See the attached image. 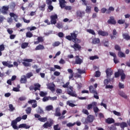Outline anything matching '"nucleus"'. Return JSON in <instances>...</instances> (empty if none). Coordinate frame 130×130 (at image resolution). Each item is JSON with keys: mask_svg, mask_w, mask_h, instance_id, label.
Listing matches in <instances>:
<instances>
[{"mask_svg": "<svg viewBox=\"0 0 130 130\" xmlns=\"http://www.w3.org/2000/svg\"><path fill=\"white\" fill-rule=\"evenodd\" d=\"M70 85V82H67L65 84L62 85L63 88H67V93L71 97H78V94L76 91H74V87L70 86L69 87Z\"/></svg>", "mask_w": 130, "mask_h": 130, "instance_id": "f257e3e1", "label": "nucleus"}, {"mask_svg": "<svg viewBox=\"0 0 130 130\" xmlns=\"http://www.w3.org/2000/svg\"><path fill=\"white\" fill-rule=\"evenodd\" d=\"M78 37V34L75 32H72L70 34V35L67 36L66 39L69 41H73L74 43H80L81 40L77 38Z\"/></svg>", "mask_w": 130, "mask_h": 130, "instance_id": "f03ea898", "label": "nucleus"}, {"mask_svg": "<svg viewBox=\"0 0 130 130\" xmlns=\"http://www.w3.org/2000/svg\"><path fill=\"white\" fill-rule=\"evenodd\" d=\"M106 74L107 78L109 79L113 75V70L111 68H107L106 70Z\"/></svg>", "mask_w": 130, "mask_h": 130, "instance_id": "7ed1b4c3", "label": "nucleus"}, {"mask_svg": "<svg viewBox=\"0 0 130 130\" xmlns=\"http://www.w3.org/2000/svg\"><path fill=\"white\" fill-rule=\"evenodd\" d=\"M53 124V120L51 119H50L49 122H46L43 125V127H44V128L51 127Z\"/></svg>", "mask_w": 130, "mask_h": 130, "instance_id": "20e7f679", "label": "nucleus"}, {"mask_svg": "<svg viewBox=\"0 0 130 130\" xmlns=\"http://www.w3.org/2000/svg\"><path fill=\"white\" fill-rule=\"evenodd\" d=\"M94 118H95V117H94V116H93L92 115H89L87 117L85 122H86V123L93 122Z\"/></svg>", "mask_w": 130, "mask_h": 130, "instance_id": "39448f33", "label": "nucleus"}, {"mask_svg": "<svg viewBox=\"0 0 130 130\" xmlns=\"http://www.w3.org/2000/svg\"><path fill=\"white\" fill-rule=\"evenodd\" d=\"M82 3H83L84 5H85V6H86V8L85 10V12L86 13H87V14H89V13H91V9H92V8L91 7V6H87V2H86V0H81Z\"/></svg>", "mask_w": 130, "mask_h": 130, "instance_id": "423d86ee", "label": "nucleus"}, {"mask_svg": "<svg viewBox=\"0 0 130 130\" xmlns=\"http://www.w3.org/2000/svg\"><path fill=\"white\" fill-rule=\"evenodd\" d=\"M48 88L52 92L55 91V85L53 83H49L47 84Z\"/></svg>", "mask_w": 130, "mask_h": 130, "instance_id": "0eeeda50", "label": "nucleus"}, {"mask_svg": "<svg viewBox=\"0 0 130 130\" xmlns=\"http://www.w3.org/2000/svg\"><path fill=\"white\" fill-rule=\"evenodd\" d=\"M75 57H76V59H75V64H81V63H83V59L80 58L79 55H76Z\"/></svg>", "mask_w": 130, "mask_h": 130, "instance_id": "6e6552de", "label": "nucleus"}, {"mask_svg": "<svg viewBox=\"0 0 130 130\" xmlns=\"http://www.w3.org/2000/svg\"><path fill=\"white\" fill-rule=\"evenodd\" d=\"M51 23L55 25L56 24V19H57V15L55 14L54 15H52L50 16Z\"/></svg>", "mask_w": 130, "mask_h": 130, "instance_id": "1a4fd4ad", "label": "nucleus"}, {"mask_svg": "<svg viewBox=\"0 0 130 130\" xmlns=\"http://www.w3.org/2000/svg\"><path fill=\"white\" fill-rule=\"evenodd\" d=\"M8 11H9V6H3L1 10V13L3 15H7Z\"/></svg>", "mask_w": 130, "mask_h": 130, "instance_id": "9d476101", "label": "nucleus"}, {"mask_svg": "<svg viewBox=\"0 0 130 130\" xmlns=\"http://www.w3.org/2000/svg\"><path fill=\"white\" fill-rule=\"evenodd\" d=\"M108 24H111L112 25L116 24V20L114 19L113 16L110 17V19L108 20Z\"/></svg>", "mask_w": 130, "mask_h": 130, "instance_id": "9b49d317", "label": "nucleus"}, {"mask_svg": "<svg viewBox=\"0 0 130 130\" xmlns=\"http://www.w3.org/2000/svg\"><path fill=\"white\" fill-rule=\"evenodd\" d=\"M89 92L92 94H95V95H98V92L96 90V88H94V87L91 85L89 87Z\"/></svg>", "mask_w": 130, "mask_h": 130, "instance_id": "f8f14e48", "label": "nucleus"}, {"mask_svg": "<svg viewBox=\"0 0 130 130\" xmlns=\"http://www.w3.org/2000/svg\"><path fill=\"white\" fill-rule=\"evenodd\" d=\"M30 126L29 125H27L26 123L20 124L18 126L19 128H25L26 129H28V128H30Z\"/></svg>", "mask_w": 130, "mask_h": 130, "instance_id": "ddd939ff", "label": "nucleus"}, {"mask_svg": "<svg viewBox=\"0 0 130 130\" xmlns=\"http://www.w3.org/2000/svg\"><path fill=\"white\" fill-rule=\"evenodd\" d=\"M94 106H97V103L93 102L91 104H88L86 108L88 110H91Z\"/></svg>", "mask_w": 130, "mask_h": 130, "instance_id": "4468645a", "label": "nucleus"}, {"mask_svg": "<svg viewBox=\"0 0 130 130\" xmlns=\"http://www.w3.org/2000/svg\"><path fill=\"white\" fill-rule=\"evenodd\" d=\"M37 41L34 42L35 45L39 44L40 43H42L44 42V39H43V37H38L37 38Z\"/></svg>", "mask_w": 130, "mask_h": 130, "instance_id": "2eb2a0df", "label": "nucleus"}, {"mask_svg": "<svg viewBox=\"0 0 130 130\" xmlns=\"http://www.w3.org/2000/svg\"><path fill=\"white\" fill-rule=\"evenodd\" d=\"M71 47L72 48H74L75 50H80L81 48V46L79 45V44H77V43H75L74 45L71 46Z\"/></svg>", "mask_w": 130, "mask_h": 130, "instance_id": "dca6fc26", "label": "nucleus"}, {"mask_svg": "<svg viewBox=\"0 0 130 130\" xmlns=\"http://www.w3.org/2000/svg\"><path fill=\"white\" fill-rule=\"evenodd\" d=\"M114 80V77H112V78H107V79H105L104 81V85H106L107 86L108 84H109L111 82H112Z\"/></svg>", "mask_w": 130, "mask_h": 130, "instance_id": "f3484780", "label": "nucleus"}, {"mask_svg": "<svg viewBox=\"0 0 130 130\" xmlns=\"http://www.w3.org/2000/svg\"><path fill=\"white\" fill-rule=\"evenodd\" d=\"M98 33L99 35H100L101 36H103V37L108 36V32L101 30H99L98 31Z\"/></svg>", "mask_w": 130, "mask_h": 130, "instance_id": "a211bd4d", "label": "nucleus"}, {"mask_svg": "<svg viewBox=\"0 0 130 130\" xmlns=\"http://www.w3.org/2000/svg\"><path fill=\"white\" fill-rule=\"evenodd\" d=\"M11 18H13L15 22H18V15H17L16 14L14 13H10L9 14Z\"/></svg>", "mask_w": 130, "mask_h": 130, "instance_id": "6ab92c4d", "label": "nucleus"}, {"mask_svg": "<svg viewBox=\"0 0 130 130\" xmlns=\"http://www.w3.org/2000/svg\"><path fill=\"white\" fill-rule=\"evenodd\" d=\"M105 122L108 124H111V123H114V122H115V121L114 120L113 118H108L107 119H106Z\"/></svg>", "mask_w": 130, "mask_h": 130, "instance_id": "aec40b11", "label": "nucleus"}, {"mask_svg": "<svg viewBox=\"0 0 130 130\" xmlns=\"http://www.w3.org/2000/svg\"><path fill=\"white\" fill-rule=\"evenodd\" d=\"M17 122L15 120H13L11 122V125L14 129H18V126H17Z\"/></svg>", "mask_w": 130, "mask_h": 130, "instance_id": "412c9836", "label": "nucleus"}, {"mask_svg": "<svg viewBox=\"0 0 130 130\" xmlns=\"http://www.w3.org/2000/svg\"><path fill=\"white\" fill-rule=\"evenodd\" d=\"M112 35H110V37L111 39H116V35H117V31H116V29H114L113 30V33Z\"/></svg>", "mask_w": 130, "mask_h": 130, "instance_id": "4be33fe9", "label": "nucleus"}, {"mask_svg": "<svg viewBox=\"0 0 130 130\" xmlns=\"http://www.w3.org/2000/svg\"><path fill=\"white\" fill-rule=\"evenodd\" d=\"M20 84H26V83H27V78H26V76H22L20 79Z\"/></svg>", "mask_w": 130, "mask_h": 130, "instance_id": "5701e85b", "label": "nucleus"}, {"mask_svg": "<svg viewBox=\"0 0 130 130\" xmlns=\"http://www.w3.org/2000/svg\"><path fill=\"white\" fill-rule=\"evenodd\" d=\"M68 72L69 74H70V76H69V79L71 80V79H73V78H74V71L73 70L69 69H68Z\"/></svg>", "mask_w": 130, "mask_h": 130, "instance_id": "b1692460", "label": "nucleus"}, {"mask_svg": "<svg viewBox=\"0 0 130 130\" xmlns=\"http://www.w3.org/2000/svg\"><path fill=\"white\" fill-rule=\"evenodd\" d=\"M120 76H121V80L122 81L124 80L126 77L125 74H124V71H123L122 70H121V72H120Z\"/></svg>", "mask_w": 130, "mask_h": 130, "instance_id": "393cba45", "label": "nucleus"}, {"mask_svg": "<svg viewBox=\"0 0 130 130\" xmlns=\"http://www.w3.org/2000/svg\"><path fill=\"white\" fill-rule=\"evenodd\" d=\"M35 50H43L44 49H45V47H44L43 45L39 44L35 48Z\"/></svg>", "mask_w": 130, "mask_h": 130, "instance_id": "a878e982", "label": "nucleus"}, {"mask_svg": "<svg viewBox=\"0 0 130 130\" xmlns=\"http://www.w3.org/2000/svg\"><path fill=\"white\" fill-rule=\"evenodd\" d=\"M59 3L61 9H63L64 8V5L67 3L66 0H59Z\"/></svg>", "mask_w": 130, "mask_h": 130, "instance_id": "bb28decb", "label": "nucleus"}, {"mask_svg": "<svg viewBox=\"0 0 130 130\" xmlns=\"http://www.w3.org/2000/svg\"><path fill=\"white\" fill-rule=\"evenodd\" d=\"M76 15L79 18H83V15H85V12L84 11H78L76 12Z\"/></svg>", "mask_w": 130, "mask_h": 130, "instance_id": "cd10ccee", "label": "nucleus"}, {"mask_svg": "<svg viewBox=\"0 0 130 130\" xmlns=\"http://www.w3.org/2000/svg\"><path fill=\"white\" fill-rule=\"evenodd\" d=\"M118 94L121 96V97H122L123 98H124V99H127V95L125 94V93H124L123 91H119L118 92Z\"/></svg>", "mask_w": 130, "mask_h": 130, "instance_id": "c85d7f7f", "label": "nucleus"}, {"mask_svg": "<svg viewBox=\"0 0 130 130\" xmlns=\"http://www.w3.org/2000/svg\"><path fill=\"white\" fill-rule=\"evenodd\" d=\"M92 43L93 44H98V43H100V39L99 38H94L92 39Z\"/></svg>", "mask_w": 130, "mask_h": 130, "instance_id": "c756f323", "label": "nucleus"}, {"mask_svg": "<svg viewBox=\"0 0 130 130\" xmlns=\"http://www.w3.org/2000/svg\"><path fill=\"white\" fill-rule=\"evenodd\" d=\"M45 7H46V4L45 3H43L42 5L39 7V9H40V11L44 12V11H45Z\"/></svg>", "mask_w": 130, "mask_h": 130, "instance_id": "7c9ffc66", "label": "nucleus"}, {"mask_svg": "<svg viewBox=\"0 0 130 130\" xmlns=\"http://www.w3.org/2000/svg\"><path fill=\"white\" fill-rule=\"evenodd\" d=\"M59 109L58 108H56L55 109V116H60L61 115V114L60 113V112H59Z\"/></svg>", "mask_w": 130, "mask_h": 130, "instance_id": "2f4dec72", "label": "nucleus"}, {"mask_svg": "<svg viewBox=\"0 0 130 130\" xmlns=\"http://www.w3.org/2000/svg\"><path fill=\"white\" fill-rule=\"evenodd\" d=\"M120 126L122 129H124V127H127V123L125 122H122Z\"/></svg>", "mask_w": 130, "mask_h": 130, "instance_id": "473e14b6", "label": "nucleus"}, {"mask_svg": "<svg viewBox=\"0 0 130 130\" xmlns=\"http://www.w3.org/2000/svg\"><path fill=\"white\" fill-rule=\"evenodd\" d=\"M87 32L88 33H89V34H91V35H94V36H96V32H95V31L92 29H88L86 30Z\"/></svg>", "mask_w": 130, "mask_h": 130, "instance_id": "72a5a7b5", "label": "nucleus"}, {"mask_svg": "<svg viewBox=\"0 0 130 130\" xmlns=\"http://www.w3.org/2000/svg\"><path fill=\"white\" fill-rule=\"evenodd\" d=\"M123 38L125 40H130V36L128 34H122Z\"/></svg>", "mask_w": 130, "mask_h": 130, "instance_id": "f704fd0d", "label": "nucleus"}, {"mask_svg": "<svg viewBox=\"0 0 130 130\" xmlns=\"http://www.w3.org/2000/svg\"><path fill=\"white\" fill-rule=\"evenodd\" d=\"M34 86H35V88H34L35 91H37V90H40V87H41V85L39 84V83H36L34 84Z\"/></svg>", "mask_w": 130, "mask_h": 130, "instance_id": "c9c22d12", "label": "nucleus"}, {"mask_svg": "<svg viewBox=\"0 0 130 130\" xmlns=\"http://www.w3.org/2000/svg\"><path fill=\"white\" fill-rule=\"evenodd\" d=\"M38 120H39V121H41V122H45L46 121H47V117H41L40 118H39Z\"/></svg>", "mask_w": 130, "mask_h": 130, "instance_id": "e433bc0d", "label": "nucleus"}, {"mask_svg": "<svg viewBox=\"0 0 130 130\" xmlns=\"http://www.w3.org/2000/svg\"><path fill=\"white\" fill-rule=\"evenodd\" d=\"M29 45V43H23L22 44H21V48H22V49H25V48L28 47V46Z\"/></svg>", "mask_w": 130, "mask_h": 130, "instance_id": "4c0bfd02", "label": "nucleus"}, {"mask_svg": "<svg viewBox=\"0 0 130 130\" xmlns=\"http://www.w3.org/2000/svg\"><path fill=\"white\" fill-rule=\"evenodd\" d=\"M47 111H50L51 110H53V106L52 105H49L46 107L45 108Z\"/></svg>", "mask_w": 130, "mask_h": 130, "instance_id": "58836bf2", "label": "nucleus"}, {"mask_svg": "<svg viewBox=\"0 0 130 130\" xmlns=\"http://www.w3.org/2000/svg\"><path fill=\"white\" fill-rule=\"evenodd\" d=\"M26 37L27 38H31V37H33V34L30 31H27L26 33Z\"/></svg>", "mask_w": 130, "mask_h": 130, "instance_id": "ea45409f", "label": "nucleus"}, {"mask_svg": "<svg viewBox=\"0 0 130 130\" xmlns=\"http://www.w3.org/2000/svg\"><path fill=\"white\" fill-rule=\"evenodd\" d=\"M59 45H60V42L59 41L55 42L52 44L53 47H56L57 46H59Z\"/></svg>", "mask_w": 130, "mask_h": 130, "instance_id": "a19ab883", "label": "nucleus"}, {"mask_svg": "<svg viewBox=\"0 0 130 130\" xmlns=\"http://www.w3.org/2000/svg\"><path fill=\"white\" fill-rule=\"evenodd\" d=\"M26 78L30 79L31 77H33V73L32 72L28 73L26 74Z\"/></svg>", "mask_w": 130, "mask_h": 130, "instance_id": "79ce46f5", "label": "nucleus"}, {"mask_svg": "<svg viewBox=\"0 0 130 130\" xmlns=\"http://www.w3.org/2000/svg\"><path fill=\"white\" fill-rule=\"evenodd\" d=\"M113 11H114V8H113L112 7H110L109 8L108 10L107 11L106 13L107 14H110V13H111V11L113 12Z\"/></svg>", "mask_w": 130, "mask_h": 130, "instance_id": "37998d69", "label": "nucleus"}, {"mask_svg": "<svg viewBox=\"0 0 130 130\" xmlns=\"http://www.w3.org/2000/svg\"><path fill=\"white\" fill-rule=\"evenodd\" d=\"M118 56L119 57H125V54H124L123 52L119 51L118 52Z\"/></svg>", "mask_w": 130, "mask_h": 130, "instance_id": "c03bdc74", "label": "nucleus"}, {"mask_svg": "<svg viewBox=\"0 0 130 130\" xmlns=\"http://www.w3.org/2000/svg\"><path fill=\"white\" fill-rule=\"evenodd\" d=\"M122 70H119L117 72L115 73V78H118L120 76V72Z\"/></svg>", "mask_w": 130, "mask_h": 130, "instance_id": "a18cd8bd", "label": "nucleus"}, {"mask_svg": "<svg viewBox=\"0 0 130 130\" xmlns=\"http://www.w3.org/2000/svg\"><path fill=\"white\" fill-rule=\"evenodd\" d=\"M99 57L98 55L92 56L89 57L90 60H94V59H99Z\"/></svg>", "mask_w": 130, "mask_h": 130, "instance_id": "49530a36", "label": "nucleus"}, {"mask_svg": "<svg viewBox=\"0 0 130 130\" xmlns=\"http://www.w3.org/2000/svg\"><path fill=\"white\" fill-rule=\"evenodd\" d=\"M67 105H69V106H70V107H75L76 106V105L74 104L71 103V101H68L67 103Z\"/></svg>", "mask_w": 130, "mask_h": 130, "instance_id": "de8ad7c7", "label": "nucleus"}, {"mask_svg": "<svg viewBox=\"0 0 130 130\" xmlns=\"http://www.w3.org/2000/svg\"><path fill=\"white\" fill-rule=\"evenodd\" d=\"M114 48L115 50H117V51H120L121 50V48L118 45H115Z\"/></svg>", "mask_w": 130, "mask_h": 130, "instance_id": "09e8293b", "label": "nucleus"}, {"mask_svg": "<svg viewBox=\"0 0 130 130\" xmlns=\"http://www.w3.org/2000/svg\"><path fill=\"white\" fill-rule=\"evenodd\" d=\"M46 95H47V92H44V91H40V95L41 96V97H45Z\"/></svg>", "mask_w": 130, "mask_h": 130, "instance_id": "8fccbe9b", "label": "nucleus"}, {"mask_svg": "<svg viewBox=\"0 0 130 130\" xmlns=\"http://www.w3.org/2000/svg\"><path fill=\"white\" fill-rule=\"evenodd\" d=\"M32 110V109H31V107H28L25 110L26 113L27 114H30L31 113V111Z\"/></svg>", "mask_w": 130, "mask_h": 130, "instance_id": "3c124183", "label": "nucleus"}, {"mask_svg": "<svg viewBox=\"0 0 130 130\" xmlns=\"http://www.w3.org/2000/svg\"><path fill=\"white\" fill-rule=\"evenodd\" d=\"M93 111L95 113H97V112H99V108H98V107L97 106H94L93 107Z\"/></svg>", "mask_w": 130, "mask_h": 130, "instance_id": "603ef678", "label": "nucleus"}, {"mask_svg": "<svg viewBox=\"0 0 130 130\" xmlns=\"http://www.w3.org/2000/svg\"><path fill=\"white\" fill-rule=\"evenodd\" d=\"M118 24H119L120 25H121L122 24H124L125 23V20H122V19H119L117 21Z\"/></svg>", "mask_w": 130, "mask_h": 130, "instance_id": "864d4df0", "label": "nucleus"}, {"mask_svg": "<svg viewBox=\"0 0 130 130\" xmlns=\"http://www.w3.org/2000/svg\"><path fill=\"white\" fill-rule=\"evenodd\" d=\"M78 72L79 74H86V71L85 70H82L80 69H77Z\"/></svg>", "mask_w": 130, "mask_h": 130, "instance_id": "5fc2aeb1", "label": "nucleus"}, {"mask_svg": "<svg viewBox=\"0 0 130 130\" xmlns=\"http://www.w3.org/2000/svg\"><path fill=\"white\" fill-rule=\"evenodd\" d=\"M113 112L114 114L117 116H121V114H120V112H118L116 111H113Z\"/></svg>", "mask_w": 130, "mask_h": 130, "instance_id": "6e6d98bb", "label": "nucleus"}, {"mask_svg": "<svg viewBox=\"0 0 130 130\" xmlns=\"http://www.w3.org/2000/svg\"><path fill=\"white\" fill-rule=\"evenodd\" d=\"M22 64H23V66L26 67H31V64L30 63L26 62L25 61L22 62Z\"/></svg>", "mask_w": 130, "mask_h": 130, "instance_id": "4d7b16f0", "label": "nucleus"}, {"mask_svg": "<svg viewBox=\"0 0 130 130\" xmlns=\"http://www.w3.org/2000/svg\"><path fill=\"white\" fill-rule=\"evenodd\" d=\"M9 107L10 109V111H14L15 110V107H14L12 104H10L9 105Z\"/></svg>", "mask_w": 130, "mask_h": 130, "instance_id": "13d9d810", "label": "nucleus"}, {"mask_svg": "<svg viewBox=\"0 0 130 130\" xmlns=\"http://www.w3.org/2000/svg\"><path fill=\"white\" fill-rule=\"evenodd\" d=\"M59 125H58V124L54 125L53 126V128L54 130H60V127H59Z\"/></svg>", "mask_w": 130, "mask_h": 130, "instance_id": "bf43d9fd", "label": "nucleus"}, {"mask_svg": "<svg viewBox=\"0 0 130 130\" xmlns=\"http://www.w3.org/2000/svg\"><path fill=\"white\" fill-rule=\"evenodd\" d=\"M100 76H101V73L99 71L95 72V77H96V78H99Z\"/></svg>", "mask_w": 130, "mask_h": 130, "instance_id": "052dcab7", "label": "nucleus"}, {"mask_svg": "<svg viewBox=\"0 0 130 130\" xmlns=\"http://www.w3.org/2000/svg\"><path fill=\"white\" fill-rule=\"evenodd\" d=\"M82 112L83 113H84V114H86V115H89V111H88V110L87 109H83Z\"/></svg>", "mask_w": 130, "mask_h": 130, "instance_id": "680f3d73", "label": "nucleus"}, {"mask_svg": "<svg viewBox=\"0 0 130 130\" xmlns=\"http://www.w3.org/2000/svg\"><path fill=\"white\" fill-rule=\"evenodd\" d=\"M110 130H117V128H116V126L114 125H111V126L109 127Z\"/></svg>", "mask_w": 130, "mask_h": 130, "instance_id": "e2e57ef3", "label": "nucleus"}, {"mask_svg": "<svg viewBox=\"0 0 130 130\" xmlns=\"http://www.w3.org/2000/svg\"><path fill=\"white\" fill-rule=\"evenodd\" d=\"M5 49V45L4 44H2L0 45V51H4Z\"/></svg>", "mask_w": 130, "mask_h": 130, "instance_id": "0e129e2a", "label": "nucleus"}, {"mask_svg": "<svg viewBox=\"0 0 130 130\" xmlns=\"http://www.w3.org/2000/svg\"><path fill=\"white\" fill-rule=\"evenodd\" d=\"M118 86L119 89H123V88H124V85L120 82L119 83Z\"/></svg>", "mask_w": 130, "mask_h": 130, "instance_id": "69168bd1", "label": "nucleus"}, {"mask_svg": "<svg viewBox=\"0 0 130 130\" xmlns=\"http://www.w3.org/2000/svg\"><path fill=\"white\" fill-rule=\"evenodd\" d=\"M58 37H60V38H62V37L64 36V35L63 34V32H59L58 34Z\"/></svg>", "mask_w": 130, "mask_h": 130, "instance_id": "338daca9", "label": "nucleus"}, {"mask_svg": "<svg viewBox=\"0 0 130 130\" xmlns=\"http://www.w3.org/2000/svg\"><path fill=\"white\" fill-rule=\"evenodd\" d=\"M48 100H49V96H45L43 99V101L44 102H46V101H48Z\"/></svg>", "mask_w": 130, "mask_h": 130, "instance_id": "774afa93", "label": "nucleus"}]
</instances>
